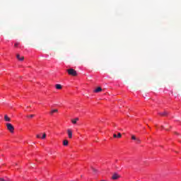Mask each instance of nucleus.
<instances>
[{"instance_id": "obj_11", "label": "nucleus", "mask_w": 181, "mask_h": 181, "mask_svg": "<svg viewBox=\"0 0 181 181\" xmlns=\"http://www.w3.org/2000/svg\"><path fill=\"white\" fill-rule=\"evenodd\" d=\"M55 87H56L57 90H62V85H60V84H57L55 86Z\"/></svg>"}, {"instance_id": "obj_6", "label": "nucleus", "mask_w": 181, "mask_h": 181, "mask_svg": "<svg viewBox=\"0 0 181 181\" xmlns=\"http://www.w3.org/2000/svg\"><path fill=\"white\" fill-rule=\"evenodd\" d=\"M16 58L18 59V60H20V62H23V60H25V57H21L19 54H16Z\"/></svg>"}, {"instance_id": "obj_8", "label": "nucleus", "mask_w": 181, "mask_h": 181, "mask_svg": "<svg viewBox=\"0 0 181 181\" xmlns=\"http://www.w3.org/2000/svg\"><path fill=\"white\" fill-rule=\"evenodd\" d=\"M159 115H161V117H166L168 115V112H163L158 113Z\"/></svg>"}, {"instance_id": "obj_9", "label": "nucleus", "mask_w": 181, "mask_h": 181, "mask_svg": "<svg viewBox=\"0 0 181 181\" xmlns=\"http://www.w3.org/2000/svg\"><path fill=\"white\" fill-rule=\"evenodd\" d=\"M4 119H5V121H6L7 122H11V118H9V117H8L7 115H6L4 116Z\"/></svg>"}, {"instance_id": "obj_17", "label": "nucleus", "mask_w": 181, "mask_h": 181, "mask_svg": "<svg viewBox=\"0 0 181 181\" xmlns=\"http://www.w3.org/2000/svg\"><path fill=\"white\" fill-rule=\"evenodd\" d=\"M91 169H92L93 172H94L95 173H97V172H98L97 169H95L93 167H91Z\"/></svg>"}, {"instance_id": "obj_19", "label": "nucleus", "mask_w": 181, "mask_h": 181, "mask_svg": "<svg viewBox=\"0 0 181 181\" xmlns=\"http://www.w3.org/2000/svg\"><path fill=\"white\" fill-rule=\"evenodd\" d=\"M14 46H15V47H18L19 46V43H18V42L15 43V44H14Z\"/></svg>"}, {"instance_id": "obj_12", "label": "nucleus", "mask_w": 181, "mask_h": 181, "mask_svg": "<svg viewBox=\"0 0 181 181\" xmlns=\"http://www.w3.org/2000/svg\"><path fill=\"white\" fill-rule=\"evenodd\" d=\"M59 110L57 109H55V110H52L51 112H50V114L51 115H53V114H54V112H58Z\"/></svg>"}, {"instance_id": "obj_3", "label": "nucleus", "mask_w": 181, "mask_h": 181, "mask_svg": "<svg viewBox=\"0 0 181 181\" xmlns=\"http://www.w3.org/2000/svg\"><path fill=\"white\" fill-rule=\"evenodd\" d=\"M132 141H135L136 144H141V139H139V138L136 137V136L132 134Z\"/></svg>"}, {"instance_id": "obj_4", "label": "nucleus", "mask_w": 181, "mask_h": 181, "mask_svg": "<svg viewBox=\"0 0 181 181\" xmlns=\"http://www.w3.org/2000/svg\"><path fill=\"white\" fill-rule=\"evenodd\" d=\"M119 177H121V176H119V175H118V173H115L113 174V175L112 176V179L113 180H117V179H119Z\"/></svg>"}, {"instance_id": "obj_1", "label": "nucleus", "mask_w": 181, "mask_h": 181, "mask_svg": "<svg viewBox=\"0 0 181 181\" xmlns=\"http://www.w3.org/2000/svg\"><path fill=\"white\" fill-rule=\"evenodd\" d=\"M67 73L69 76H77V71L73 69H67Z\"/></svg>"}, {"instance_id": "obj_22", "label": "nucleus", "mask_w": 181, "mask_h": 181, "mask_svg": "<svg viewBox=\"0 0 181 181\" xmlns=\"http://www.w3.org/2000/svg\"><path fill=\"white\" fill-rule=\"evenodd\" d=\"M161 128H165V127H163V126H161Z\"/></svg>"}, {"instance_id": "obj_10", "label": "nucleus", "mask_w": 181, "mask_h": 181, "mask_svg": "<svg viewBox=\"0 0 181 181\" xmlns=\"http://www.w3.org/2000/svg\"><path fill=\"white\" fill-rule=\"evenodd\" d=\"M63 145H64V146H67V145H69V141L64 140Z\"/></svg>"}, {"instance_id": "obj_14", "label": "nucleus", "mask_w": 181, "mask_h": 181, "mask_svg": "<svg viewBox=\"0 0 181 181\" xmlns=\"http://www.w3.org/2000/svg\"><path fill=\"white\" fill-rule=\"evenodd\" d=\"M0 181H11V180L9 178H7L6 180L4 178H0Z\"/></svg>"}, {"instance_id": "obj_5", "label": "nucleus", "mask_w": 181, "mask_h": 181, "mask_svg": "<svg viewBox=\"0 0 181 181\" xmlns=\"http://www.w3.org/2000/svg\"><path fill=\"white\" fill-rule=\"evenodd\" d=\"M67 134L69 139L73 138V132L71 131V129H68Z\"/></svg>"}, {"instance_id": "obj_16", "label": "nucleus", "mask_w": 181, "mask_h": 181, "mask_svg": "<svg viewBox=\"0 0 181 181\" xmlns=\"http://www.w3.org/2000/svg\"><path fill=\"white\" fill-rule=\"evenodd\" d=\"M117 138H119V139L122 137V134H121V133H119V132L117 133Z\"/></svg>"}, {"instance_id": "obj_15", "label": "nucleus", "mask_w": 181, "mask_h": 181, "mask_svg": "<svg viewBox=\"0 0 181 181\" xmlns=\"http://www.w3.org/2000/svg\"><path fill=\"white\" fill-rule=\"evenodd\" d=\"M33 117H35V115H27V118H33Z\"/></svg>"}, {"instance_id": "obj_20", "label": "nucleus", "mask_w": 181, "mask_h": 181, "mask_svg": "<svg viewBox=\"0 0 181 181\" xmlns=\"http://www.w3.org/2000/svg\"><path fill=\"white\" fill-rule=\"evenodd\" d=\"M113 138H117V136L115 134H113Z\"/></svg>"}, {"instance_id": "obj_21", "label": "nucleus", "mask_w": 181, "mask_h": 181, "mask_svg": "<svg viewBox=\"0 0 181 181\" xmlns=\"http://www.w3.org/2000/svg\"><path fill=\"white\" fill-rule=\"evenodd\" d=\"M37 138H40V135L37 134Z\"/></svg>"}, {"instance_id": "obj_7", "label": "nucleus", "mask_w": 181, "mask_h": 181, "mask_svg": "<svg viewBox=\"0 0 181 181\" xmlns=\"http://www.w3.org/2000/svg\"><path fill=\"white\" fill-rule=\"evenodd\" d=\"M100 91H103V88H101V87H98L93 90L94 93H100Z\"/></svg>"}, {"instance_id": "obj_18", "label": "nucleus", "mask_w": 181, "mask_h": 181, "mask_svg": "<svg viewBox=\"0 0 181 181\" xmlns=\"http://www.w3.org/2000/svg\"><path fill=\"white\" fill-rule=\"evenodd\" d=\"M46 138V133H44L42 136V139H45Z\"/></svg>"}, {"instance_id": "obj_2", "label": "nucleus", "mask_w": 181, "mask_h": 181, "mask_svg": "<svg viewBox=\"0 0 181 181\" xmlns=\"http://www.w3.org/2000/svg\"><path fill=\"white\" fill-rule=\"evenodd\" d=\"M6 127H7L8 131L11 132V134H13V131H15V127H13V125H12V124L11 123H7Z\"/></svg>"}, {"instance_id": "obj_13", "label": "nucleus", "mask_w": 181, "mask_h": 181, "mask_svg": "<svg viewBox=\"0 0 181 181\" xmlns=\"http://www.w3.org/2000/svg\"><path fill=\"white\" fill-rule=\"evenodd\" d=\"M77 121H78V118H76L71 120L72 124H77Z\"/></svg>"}]
</instances>
